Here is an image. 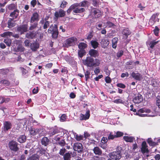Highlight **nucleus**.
Instances as JSON below:
<instances>
[{
	"label": "nucleus",
	"instance_id": "1",
	"mask_svg": "<svg viewBox=\"0 0 160 160\" xmlns=\"http://www.w3.org/2000/svg\"><path fill=\"white\" fill-rule=\"evenodd\" d=\"M82 61L84 65L90 67L98 66L100 63L99 60L98 59H94L91 56L87 57L86 59L82 60Z\"/></svg>",
	"mask_w": 160,
	"mask_h": 160
},
{
	"label": "nucleus",
	"instance_id": "2",
	"mask_svg": "<svg viewBox=\"0 0 160 160\" xmlns=\"http://www.w3.org/2000/svg\"><path fill=\"white\" fill-rule=\"evenodd\" d=\"M21 40H16L14 42V46L15 47L14 50L16 52H22L24 51V48L21 44Z\"/></svg>",
	"mask_w": 160,
	"mask_h": 160
},
{
	"label": "nucleus",
	"instance_id": "3",
	"mask_svg": "<svg viewBox=\"0 0 160 160\" xmlns=\"http://www.w3.org/2000/svg\"><path fill=\"white\" fill-rule=\"evenodd\" d=\"M77 40V39L73 37L70 38L65 40L64 45L65 47L67 48L73 46L75 45Z\"/></svg>",
	"mask_w": 160,
	"mask_h": 160
},
{
	"label": "nucleus",
	"instance_id": "4",
	"mask_svg": "<svg viewBox=\"0 0 160 160\" xmlns=\"http://www.w3.org/2000/svg\"><path fill=\"white\" fill-rule=\"evenodd\" d=\"M108 156L111 158L115 160H119L121 158V152L120 151L113 152L109 153Z\"/></svg>",
	"mask_w": 160,
	"mask_h": 160
},
{
	"label": "nucleus",
	"instance_id": "5",
	"mask_svg": "<svg viewBox=\"0 0 160 160\" xmlns=\"http://www.w3.org/2000/svg\"><path fill=\"white\" fill-rule=\"evenodd\" d=\"M18 143L15 141L12 140L9 143V147L10 149L14 151H18L19 148L17 146Z\"/></svg>",
	"mask_w": 160,
	"mask_h": 160
},
{
	"label": "nucleus",
	"instance_id": "6",
	"mask_svg": "<svg viewBox=\"0 0 160 160\" xmlns=\"http://www.w3.org/2000/svg\"><path fill=\"white\" fill-rule=\"evenodd\" d=\"M158 13H156L153 14L151 17L150 19L149 24L152 25H153L156 21L159 22V19L158 18Z\"/></svg>",
	"mask_w": 160,
	"mask_h": 160
},
{
	"label": "nucleus",
	"instance_id": "7",
	"mask_svg": "<svg viewBox=\"0 0 160 160\" xmlns=\"http://www.w3.org/2000/svg\"><path fill=\"white\" fill-rule=\"evenodd\" d=\"M73 149L74 150L77 151L78 152H81L83 150V147L81 143L76 142L74 144Z\"/></svg>",
	"mask_w": 160,
	"mask_h": 160
},
{
	"label": "nucleus",
	"instance_id": "8",
	"mask_svg": "<svg viewBox=\"0 0 160 160\" xmlns=\"http://www.w3.org/2000/svg\"><path fill=\"white\" fill-rule=\"evenodd\" d=\"M12 125L11 122L8 121L4 122L3 123V130L6 132L10 130L12 128Z\"/></svg>",
	"mask_w": 160,
	"mask_h": 160
},
{
	"label": "nucleus",
	"instance_id": "9",
	"mask_svg": "<svg viewBox=\"0 0 160 160\" xmlns=\"http://www.w3.org/2000/svg\"><path fill=\"white\" fill-rule=\"evenodd\" d=\"M91 14L93 17L97 18L100 16L101 13L99 10L93 8L91 10Z\"/></svg>",
	"mask_w": 160,
	"mask_h": 160
},
{
	"label": "nucleus",
	"instance_id": "10",
	"mask_svg": "<svg viewBox=\"0 0 160 160\" xmlns=\"http://www.w3.org/2000/svg\"><path fill=\"white\" fill-rule=\"evenodd\" d=\"M28 29V26L26 24L22 25L18 28L17 30L21 34L23 33L24 32H26Z\"/></svg>",
	"mask_w": 160,
	"mask_h": 160
},
{
	"label": "nucleus",
	"instance_id": "11",
	"mask_svg": "<svg viewBox=\"0 0 160 160\" xmlns=\"http://www.w3.org/2000/svg\"><path fill=\"white\" fill-rule=\"evenodd\" d=\"M143 98L142 96L138 94L133 99V102L135 104H139L143 101Z\"/></svg>",
	"mask_w": 160,
	"mask_h": 160
},
{
	"label": "nucleus",
	"instance_id": "12",
	"mask_svg": "<svg viewBox=\"0 0 160 160\" xmlns=\"http://www.w3.org/2000/svg\"><path fill=\"white\" fill-rule=\"evenodd\" d=\"M12 36L17 38H18L19 37V36L18 34H14L12 32H5L1 34V36L3 37H5L7 36Z\"/></svg>",
	"mask_w": 160,
	"mask_h": 160
},
{
	"label": "nucleus",
	"instance_id": "13",
	"mask_svg": "<svg viewBox=\"0 0 160 160\" xmlns=\"http://www.w3.org/2000/svg\"><path fill=\"white\" fill-rule=\"evenodd\" d=\"M66 14V12L62 10H60L58 12L55 13L54 15L55 17L58 18L59 17H63Z\"/></svg>",
	"mask_w": 160,
	"mask_h": 160
},
{
	"label": "nucleus",
	"instance_id": "14",
	"mask_svg": "<svg viewBox=\"0 0 160 160\" xmlns=\"http://www.w3.org/2000/svg\"><path fill=\"white\" fill-rule=\"evenodd\" d=\"M90 112L89 110H87L85 114H81L80 115V120H86L88 119L90 117Z\"/></svg>",
	"mask_w": 160,
	"mask_h": 160
},
{
	"label": "nucleus",
	"instance_id": "15",
	"mask_svg": "<svg viewBox=\"0 0 160 160\" xmlns=\"http://www.w3.org/2000/svg\"><path fill=\"white\" fill-rule=\"evenodd\" d=\"M156 138H155L153 141L152 140L151 138H148V139L147 142L150 146H154L157 145V143L160 142V139L157 140V142L155 141L156 140Z\"/></svg>",
	"mask_w": 160,
	"mask_h": 160
},
{
	"label": "nucleus",
	"instance_id": "16",
	"mask_svg": "<svg viewBox=\"0 0 160 160\" xmlns=\"http://www.w3.org/2000/svg\"><path fill=\"white\" fill-rule=\"evenodd\" d=\"M131 75L133 78L138 81L141 80L142 78V75L138 73L133 72L132 73Z\"/></svg>",
	"mask_w": 160,
	"mask_h": 160
},
{
	"label": "nucleus",
	"instance_id": "17",
	"mask_svg": "<svg viewBox=\"0 0 160 160\" xmlns=\"http://www.w3.org/2000/svg\"><path fill=\"white\" fill-rule=\"evenodd\" d=\"M147 143L145 142H143L142 144L141 151L143 153H148V150L147 148Z\"/></svg>",
	"mask_w": 160,
	"mask_h": 160
},
{
	"label": "nucleus",
	"instance_id": "18",
	"mask_svg": "<svg viewBox=\"0 0 160 160\" xmlns=\"http://www.w3.org/2000/svg\"><path fill=\"white\" fill-rule=\"evenodd\" d=\"M88 53L91 57L92 56L94 58L98 57L99 55L98 51L93 49H90Z\"/></svg>",
	"mask_w": 160,
	"mask_h": 160
},
{
	"label": "nucleus",
	"instance_id": "19",
	"mask_svg": "<svg viewBox=\"0 0 160 160\" xmlns=\"http://www.w3.org/2000/svg\"><path fill=\"white\" fill-rule=\"evenodd\" d=\"M100 43L102 47L105 48L108 46L109 43V41L108 39H102Z\"/></svg>",
	"mask_w": 160,
	"mask_h": 160
},
{
	"label": "nucleus",
	"instance_id": "20",
	"mask_svg": "<svg viewBox=\"0 0 160 160\" xmlns=\"http://www.w3.org/2000/svg\"><path fill=\"white\" fill-rule=\"evenodd\" d=\"M72 132L74 135V138L77 141H79L83 139L84 137L83 135L78 134L73 131H72Z\"/></svg>",
	"mask_w": 160,
	"mask_h": 160
},
{
	"label": "nucleus",
	"instance_id": "21",
	"mask_svg": "<svg viewBox=\"0 0 160 160\" xmlns=\"http://www.w3.org/2000/svg\"><path fill=\"white\" fill-rule=\"evenodd\" d=\"M134 63L132 61L128 62L126 63V68L127 69H132L134 67Z\"/></svg>",
	"mask_w": 160,
	"mask_h": 160
},
{
	"label": "nucleus",
	"instance_id": "22",
	"mask_svg": "<svg viewBox=\"0 0 160 160\" xmlns=\"http://www.w3.org/2000/svg\"><path fill=\"white\" fill-rule=\"evenodd\" d=\"M38 15L37 13H34L33 14L32 16L31 17V22L33 23L34 22H37L38 20Z\"/></svg>",
	"mask_w": 160,
	"mask_h": 160
},
{
	"label": "nucleus",
	"instance_id": "23",
	"mask_svg": "<svg viewBox=\"0 0 160 160\" xmlns=\"http://www.w3.org/2000/svg\"><path fill=\"white\" fill-rule=\"evenodd\" d=\"M49 140L47 137H45L41 139V143L42 145L46 146L49 144Z\"/></svg>",
	"mask_w": 160,
	"mask_h": 160
},
{
	"label": "nucleus",
	"instance_id": "24",
	"mask_svg": "<svg viewBox=\"0 0 160 160\" xmlns=\"http://www.w3.org/2000/svg\"><path fill=\"white\" fill-rule=\"evenodd\" d=\"M144 112H140V109L136 113V114L137 115H138L139 116L141 117H153L154 116V115L152 114H142V113Z\"/></svg>",
	"mask_w": 160,
	"mask_h": 160
},
{
	"label": "nucleus",
	"instance_id": "25",
	"mask_svg": "<svg viewBox=\"0 0 160 160\" xmlns=\"http://www.w3.org/2000/svg\"><path fill=\"white\" fill-rule=\"evenodd\" d=\"M84 11V8L80 7H76L74 8V10H73V12L74 13H78L83 12Z\"/></svg>",
	"mask_w": 160,
	"mask_h": 160
},
{
	"label": "nucleus",
	"instance_id": "26",
	"mask_svg": "<svg viewBox=\"0 0 160 160\" xmlns=\"http://www.w3.org/2000/svg\"><path fill=\"white\" fill-rule=\"evenodd\" d=\"M94 153L96 155H100L102 154V151L98 147H95L93 149Z\"/></svg>",
	"mask_w": 160,
	"mask_h": 160
},
{
	"label": "nucleus",
	"instance_id": "27",
	"mask_svg": "<svg viewBox=\"0 0 160 160\" xmlns=\"http://www.w3.org/2000/svg\"><path fill=\"white\" fill-rule=\"evenodd\" d=\"M31 49L33 51H36L39 47V44L36 42H34L31 45Z\"/></svg>",
	"mask_w": 160,
	"mask_h": 160
},
{
	"label": "nucleus",
	"instance_id": "28",
	"mask_svg": "<svg viewBox=\"0 0 160 160\" xmlns=\"http://www.w3.org/2000/svg\"><path fill=\"white\" fill-rule=\"evenodd\" d=\"M124 140L127 142H132L134 140V138L132 137L125 136L123 137Z\"/></svg>",
	"mask_w": 160,
	"mask_h": 160
},
{
	"label": "nucleus",
	"instance_id": "29",
	"mask_svg": "<svg viewBox=\"0 0 160 160\" xmlns=\"http://www.w3.org/2000/svg\"><path fill=\"white\" fill-rule=\"evenodd\" d=\"M58 29L57 26L56 25L52 24L51 25L48 30V32L49 33H51L54 31V29Z\"/></svg>",
	"mask_w": 160,
	"mask_h": 160
},
{
	"label": "nucleus",
	"instance_id": "30",
	"mask_svg": "<svg viewBox=\"0 0 160 160\" xmlns=\"http://www.w3.org/2000/svg\"><path fill=\"white\" fill-rule=\"evenodd\" d=\"M13 19L9 18L8 21V27L9 28H11L15 26V24L13 22Z\"/></svg>",
	"mask_w": 160,
	"mask_h": 160
},
{
	"label": "nucleus",
	"instance_id": "31",
	"mask_svg": "<svg viewBox=\"0 0 160 160\" xmlns=\"http://www.w3.org/2000/svg\"><path fill=\"white\" fill-rule=\"evenodd\" d=\"M118 41V39L117 38H115L112 39V47L114 48H116Z\"/></svg>",
	"mask_w": 160,
	"mask_h": 160
},
{
	"label": "nucleus",
	"instance_id": "32",
	"mask_svg": "<svg viewBox=\"0 0 160 160\" xmlns=\"http://www.w3.org/2000/svg\"><path fill=\"white\" fill-rule=\"evenodd\" d=\"M19 11L18 10H15L11 13L10 16L13 18H16L17 17Z\"/></svg>",
	"mask_w": 160,
	"mask_h": 160
},
{
	"label": "nucleus",
	"instance_id": "33",
	"mask_svg": "<svg viewBox=\"0 0 160 160\" xmlns=\"http://www.w3.org/2000/svg\"><path fill=\"white\" fill-rule=\"evenodd\" d=\"M26 137L25 136L22 135L20 136L18 138V141L20 143H23L26 140Z\"/></svg>",
	"mask_w": 160,
	"mask_h": 160
},
{
	"label": "nucleus",
	"instance_id": "34",
	"mask_svg": "<svg viewBox=\"0 0 160 160\" xmlns=\"http://www.w3.org/2000/svg\"><path fill=\"white\" fill-rule=\"evenodd\" d=\"M91 44L92 48L94 49H96L98 47V43L95 40H92L91 41Z\"/></svg>",
	"mask_w": 160,
	"mask_h": 160
},
{
	"label": "nucleus",
	"instance_id": "35",
	"mask_svg": "<svg viewBox=\"0 0 160 160\" xmlns=\"http://www.w3.org/2000/svg\"><path fill=\"white\" fill-rule=\"evenodd\" d=\"M35 34L34 33L29 32L26 33V37L28 38L32 39L35 37Z\"/></svg>",
	"mask_w": 160,
	"mask_h": 160
},
{
	"label": "nucleus",
	"instance_id": "36",
	"mask_svg": "<svg viewBox=\"0 0 160 160\" xmlns=\"http://www.w3.org/2000/svg\"><path fill=\"white\" fill-rule=\"evenodd\" d=\"M39 156L37 154H34L29 157L27 160H39Z\"/></svg>",
	"mask_w": 160,
	"mask_h": 160
},
{
	"label": "nucleus",
	"instance_id": "37",
	"mask_svg": "<svg viewBox=\"0 0 160 160\" xmlns=\"http://www.w3.org/2000/svg\"><path fill=\"white\" fill-rule=\"evenodd\" d=\"M122 33L125 36V38H127L128 35L130 34V32L128 28H126L123 29Z\"/></svg>",
	"mask_w": 160,
	"mask_h": 160
},
{
	"label": "nucleus",
	"instance_id": "38",
	"mask_svg": "<svg viewBox=\"0 0 160 160\" xmlns=\"http://www.w3.org/2000/svg\"><path fill=\"white\" fill-rule=\"evenodd\" d=\"M29 132L31 135L33 136L39 132V129H35L33 128H31L29 130Z\"/></svg>",
	"mask_w": 160,
	"mask_h": 160
},
{
	"label": "nucleus",
	"instance_id": "39",
	"mask_svg": "<svg viewBox=\"0 0 160 160\" xmlns=\"http://www.w3.org/2000/svg\"><path fill=\"white\" fill-rule=\"evenodd\" d=\"M87 47V44L84 42L80 43L78 45V47L80 49L84 50Z\"/></svg>",
	"mask_w": 160,
	"mask_h": 160
},
{
	"label": "nucleus",
	"instance_id": "40",
	"mask_svg": "<svg viewBox=\"0 0 160 160\" xmlns=\"http://www.w3.org/2000/svg\"><path fill=\"white\" fill-rule=\"evenodd\" d=\"M58 130L57 129L52 128L50 129L49 132L51 136L53 135L58 133Z\"/></svg>",
	"mask_w": 160,
	"mask_h": 160
},
{
	"label": "nucleus",
	"instance_id": "41",
	"mask_svg": "<svg viewBox=\"0 0 160 160\" xmlns=\"http://www.w3.org/2000/svg\"><path fill=\"white\" fill-rule=\"evenodd\" d=\"M78 4L77 3H74L72 5L68 8L67 11V13H69L71 12V11L73 9L74 10V8H76V7H77V5Z\"/></svg>",
	"mask_w": 160,
	"mask_h": 160
},
{
	"label": "nucleus",
	"instance_id": "42",
	"mask_svg": "<svg viewBox=\"0 0 160 160\" xmlns=\"http://www.w3.org/2000/svg\"><path fill=\"white\" fill-rule=\"evenodd\" d=\"M86 53L84 50L80 49L78 51V55L79 57L82 58Z\"/></svg>",
	"mask_w": 160,
	"mask_h": 160
},
{
	"label": "nucleus",
	"instance_id": "43",
	"mask_svg": "<svg viewBox=\"0 0 160 160\" xmlns=\"http://www.w3.org/2000/svg\"><path fill=\"white\" fill-rule=\"evenodd\" d=\"M58 29H54V31L52 32V36L53 38H56L58 37Z\"/></svg>",
	"mask_w": 160,
	"mask_h": 160
},
{
	"label": "nucleus",
	"instance_id": "44",
	"mask_svg": "<svg viewBox=\"0 0 160 160\" xmlns=\"http://www.w3.org/2000/svg\"><path fill=\"white\" fill-rule=\"evenodd\" d=\"M71 158V154L69 152L66 153L63 156L64 160H70Z\"/></svg>",
	"mask_w": 160,
	"mask_h": 160
},
{
	"label": "nucleus",
	"instance_id": "45",
	"mask_svg": "<svg viewBox=\"0 0 160 160\" xmlns=\"http://www.w3.org/2000/svg\"><path fill=\"white\" fill-rule=\"evenodd\" d=\"M0 83L3 85L8 86L10 84L9 82L6 80H2L0 81Z\"/></svg>",
	"mask_w": 160,
	"mask_h": 160
},
{
	"label": "nucleus",
	"instance_id": "46",
	"mask_svg": "<svg viewBox=\"0 0 160 160\" xmlns=\"http://www.w3.org/2000/svg\"><path fill=\"white\" fill-rule=\"evenodd\" d=\"M37 22H35L33 24H31V25L29 28V30H32L36 29L37 27Z\"/></svg>",
	"mask_w": 160,
	"mask_h": 160
},
{
	"label": "nucleus",
	"instance_id": "47",
	"mask_svg": "<svg viewBox=\"0 0 160 160\" xmlns=\"http://www.w3.org/2000/svg\"><path fill=\"white\" fill-rule=\"evenodd\" d=\"M4 42L9 47L11 45V40L10 39L8 38L5 39L4 40Z\"/></svg>",
	"mask_w": 160,
	"mask_h": 160
},
{
	"label": "nucleus",
	"instance_id": "48",
	"mask_svg": "<svg viewBox=\"0 0 160 160\" xmlns=\"http://www.w3.org/2000/svg\"><path fill=\"white\" fill-rule=\"evenodd\" d=\"M106 26L108 28H114L116 26L113 23L110 22L108 21L107 22Z\"/></svg>",
	"mask_w": 160,
	"mask_h": 160
},
{
	"label": "nucleus",
	"instance_id": "49",
	"mask_svg": "<svg viewBox=\"0 0 160 160\" xmlns=\"http://www.w3.org/2000/svg\"><path fill=\"white\" fill-rule=\"evenodd\" d=\"M88 2L87 1H83L82 2H81L79 3H77L78 5H77V7L78 6L79 7H85L87 4Z\"/></svg>",
	"mask_w": 160,
	"mask_h": 160
},
{
	"label": "nucleus",
	"instance_id": "50",
	"mask_svg": "<svg viewBox=\"0 0 160 160\" xmlns=\"http://www.w3.org/2000/svg\"><path fill=\"white\" fill-rule=\"evenodd\" d=\"M140 112L149 113L151 112V110L148 109L142 108L140 109Z\"/></svg>",
	"mask_w": 160,
	"mask_h": 160
},
{
	"label": "nucleus",
	"instance_id": "51",
	"mask_svg": "<svg viewBox=\"0 0 160 160\" xmlns=\"http://www.w3.org/2000/svg\"><path fill=\"white\" fill-rule=\"evenodd\" d=\"M6 8L9 10H13L15 8V5L13 3L7 6Z\"/></svg>",
	"mask_w": 160,
	"mask_h": 160
},
{
	"label": "nucleus",
	"instance_id": "52",
	"mask_svg": "<svg viewBox=\"0 0 160 160\" xmlns=\"http://www.w3.org/2000/svg\"><path fill=\"white\" fill-rule=\"evenodd\" d=\"M64 135L63 132H61V134H59L57 135L54 138V139L56 141H59V140L60 139V138L61 137H62V135Z\"/></svg>",
	"mask_w": 160,
	"mask_h": 160
},
{
	"label": "nucleus",
	"instance_id": "53",
	"mask_svg": "<svg viewBox=\"0 0 160 160\" xmlns=\"http://www.w3.org/2000/svg\"><path fill=\"white\" fill-rule=\"evenodd\" d=\"M158 42V41H154L151 42L149 45L150 46V48L152 49L154 47V45L157 44Z\"/></svg>",
	"mask_w": 160,
	"mask_h": 160
},
{
	"label": "nucleus",
	"instance_id": "54",
	"mask_svg": "<svg viewBox=\"0 0 160 160\" xmlns=\"http://www.w3.org/2000/svg\"><path fill=\"white\" fill-rule=\"evenodd\" d=\"M90 74V72L88 70L85 72V76L86 81H87L89 78Z\"/></svg>",
	"mask_w": 160,
	"mask_h": 160
},
{
	"label": "nucleus",
	"instance_id": "55",
	"mask_svg": "<svg viewBox=\"0 0 160 160\" xmlns=\"http://www.w3.org/2000/svg\"><path fill=\"white\" fill-rule=\"evenodd\" d=\"M24 61V59L22 58L20 56H18L16 59L15 61L22 62Z\"/></svg>",
	"mask_w": 160,
	"mask_h": 160
},
{
	"label": "nucleus",
	"instance_id": "56",
	"mask_svg": "<svg viewBox=\"0 0 160 160\" xmlns=\"http://www.w3.org/2000/svg\"><path fill=\"white\" fill-rule=\"evenodd\" d=\"M47 149H42L40 150V153L42 155L44 154L47 156L48 153L46 151Z\"/></svg>",
	"mask_w": 160,
	"mask_h": 160
},
{
	"label": "nucleus",
	"instance_id": "57",
	"mask_svg": "<svg viewBox=\"0 0 160 160\" xmlns=\"http://www.w3.org/2000/svg\"><path fill=\"white\" fill-rule=\"evenodd\" d=\"M117 86L118 87L122 88H125L126 87L125 85L122 83H119L117 84Z\"/></svg>",
	"mask_w": 160,
	"mask_h": 160
},
{
	"label": "nucleus",
	"instance_id": "58",
	"mask_svg": "<svg viewBox=\"0 0 160 160\" xmlns=\"http://www.w3.org/2000/svg\"><path fill=\"white\" fill-rule=\"evenodd\" d=\"M123 133L122 132L118 131L115 135L116 137H119L123 136Z\"/></svg>",
	"mask_w": 160,
	"mask_h": 160
},
{
	"label": "nucleus",
	"instance_id": "59",
	"mask_svg": "<svg viewBox=\"0 0 160 160\" xmlns=\"http://www.w3.org/2000/svg\"><path fill=\"white\" fill-rule=\"evenodd\" d=\"M159 32V29L156 26L155 29L154 30V32L156 36H158V35Z\"/></svg>",
	"mask_w": 160,
	"mask_h": 160
},
{
	"label": "nucleus",
	"instance_id": "60",
	"mask_svg": "<svg viewBox=\"0 0 160 160\" xmlns=\"http://www.w3.org/2000/svg\"><path fill=\"white\" fill-rule=\"evenodd\" d=\"M49 24H50V22L48 21H46L44 24V25H43V28L44 29H46V28H47L48 27V26L49 25Z\"/></svg>",
	"mask_w": 160,
	"mask_h": 160
},
{
	"label": "nucleus",
	"instance_id": "61",
	"mask_svg": "<svg viewBox=\"0 0 160 160\" xmlns=\"http://www.w3.org/2000/svg\"><path fill=\"white\" fill-rule=\"evenodd\" d=\"M67 3H68L67 2L65 1H63L61 4L60 7L61 8H64L66 7V6L67 4Z\"/></svg>",
	"mask_w": 160,
	"mask_h": 160
},
{
	"label": "nucleus",
	"instance_id": "62",
	"mask_svg": "<svg viewBox=\"0 0 160 160\" xmlns=\"http://www.w3.org/2000/svg\"><path fill=\"white\" fill-rule=\"evenodd\" d=\"M8 70L7 69H2L0 70V72L2 74H5L8 72Z\"/></svg>",
	"mask_w": 160,
	"mask_h": 160
},
{
	"label": "nucleus",
	"instance_id": "63",
	"mask_svg": "<svg viewBox=\"0 0 160 160\" xmlns=\"http://www.w3.org/2000/svg\"><path fill=\"white\" fill-rule=\"evenodd\" d=\"M24 43L25 45L26 46H31V43L30 42V41L28 40H26L24 42Z\"/></svg>",
	"mask_w": 160,
	"mask_h": 160
},
{
	"label": "nucleus",
	"instance_id": "64",
	"mask_svg": "<svg viewBox=\"0 0 160 160\" xmlns=\"http://www.w3.org/2000/svg\"><path fill=\"white\" fill-rule=\"evenodd\" d=\"M105 81L107 83H110L111 82L110 78L108 76H107L105 78Z\"/></svg>",
	"mask_w": 160,
	"mask_h": 160
}]
</instances>
